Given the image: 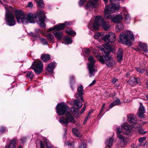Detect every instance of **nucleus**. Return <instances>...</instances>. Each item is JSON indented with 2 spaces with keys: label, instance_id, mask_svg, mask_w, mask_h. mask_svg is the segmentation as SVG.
Segmentation results:
<instances>
[{
  "label": "nucleus",
  "instance_id": "obj_1",
  "mask_svg": "<svg viewBox=\"0 0 148 148\" xmlns=\"http://www.w3.org/2000/svg\"><path fill=\"white\" fill-rule=\"evenodd\" d=\"M119 8V5L115 4H112L108 5L105 8V17L107 19L110 18L111 21L114 23H119L123 20V16L125 17V21L127 23H129L130 20L129 14L127 13H121L120 15L116 16H112L110 14L115 12L118 10Z\"/></svg>",
  "mask_w": 148,
  "mask_h": 148
},
{
  "label": "nucleus",
  "instance_id": "obj_2",
  "mask_svg": "<svg viewBox=\"0 0 148 148\" xmlns=\"http://www.w3.org/2000/svg\"><path fill=\"white\" fill-rule=\"evenodd\" d=\"M39 18V24L41 27H45L46 25L44 23L45 14L43 11L41 10L34 14L32 13H28L27 14H24L21 19L20 23L21 22L24 24H26L29 22L34 23L35 22L37 17Z\"/></svg>",
  "mask_w": 148,
  "mask_h": 148
},
{
  "label": "nucleus",
  "instance_id": "obj_3",
  "mask_svg": "<svg viewBox=\"0 0 148 148\" xmlns=\"http://www.w3.org/2000/svg\"><path fill=\"white\" fill-rule=\"evenodd\" d=\"M104 45V48L101 49V50L104 53L106 56H97L96 57L102 64L105 63L108 67H112L115 65V62L112 57L108 56L110 53L112 47L108 44Z\"/></svg>",
  "mask_w": 148,
  "mask_h": 148
},
{
  "label": "nucleus",
  "instance_id": "obj_4",
  "mask_svg": "<svg viewBox=\"0 0 148 148\" xmlns=\"http://www.w3.org/2000/svg\"><path fill=\"white\" fill-rule=\"evenodd\" d=\"M99 23L105 31L109 29L110 27L109 22L105 21L103 18L99 16H96L95 19H91L90 21L88 28L95 31L99 30Z\"/></svg>",
  "mask_w": 148,
  "mask_h": 148
},
{
  "label": "nucleus",
  "instance_id": "obj_5",
  "mask_svg": "<svg viewBox=\"0 0 148 148\" xmlns=\"http://www.w3.org/2000/svg\"><path fill=\"white\" fill-rule=\"evenodd\" d=\"M119 40L122 43L131 46L134 40L133 33L132 32L126 31L125 34L122 33L120 35Z\"/></svg>",
  "mask_w": 148,
  "mask_h": 148
},
{
  "label": "nucleus",
  "instance_id": "obj_6",
  "mask_svg": "<svg viewBox=\"0 0 148 148\" xmlns=\"http://www.w3.org/2000/svg\"><path fill=\"white\" fill-rule=\"evenodd\" d=\"M88 60L90 62L88 64V68L89 71V77H91L94 75L95 72L97 71L95 68V60L92 56H90L88 59Z\"/></svg>",
  "mask_w": 148,
  "mask_h": 148
},
{
  "label": "nucleus",
  "instance_id": "obj_7",
  "mask_svg": "<svg viewBox=\"0 0 148 148\" xmlns=\"http://www.w3.org/2000/svg\"><path fill=\"white\" fill-rule=\"evenodd\" d=\"M5 20L7 24L9 26H13L15 24L16 22L12 12L11 11L7 9L5 15Z\"/></svg>",
  "mask_w": 148,
  "mask_h": 148
},
{
  "label": "nucleus",
  "instance_id": "obj_8",
  "mask_svg": "<svg viewBox=\"0 0 148 148\" xmlns=\"http://www.w3.org/2000/svg\"><path fill=\"white\" fill-rule=\"evenodd\" d=\"M31 68L34 70L36 74L38 75L43 70V64L41 61L37 60L34 62Z\"/></svg>",
  "mask_w": 148,
  "mask_h": 148
},
{
  "label": "nucleus",
  "instance_id": "obj_9",
  "mask_svg": "<svg viewBox=\"0 0 148 148\" xmlns=\"http://www.w3.org/2000/svg\"><path fill=\"white\" fill-rule=\"evenodd\" d=\"M56 108L57 113L61 115L64 114L69 109V108L63 103L58 104Z\"/></svg>",
  "mask_w": 148,
  "mask_h": 148
},
{
  "label": "nucleus",
  "instance_id": "obj_10",
  "mask_svg": "<svg viewBox=\"0 0 148 148\" xmlns=\"http://www.w3.org/2000/svg\"><path fill=\"white\" fill-rule=\"evenodd\" d=\"M102 39L106 43L113 42L116 40L115 35L114 33L110 32L108 34L103 37Z\"/></svg>",
  "mask_w": 148,
  "mask_h": 148
},
{
  "label": "nucleus",
  "instance_id": "obj_11",
  "mask_svg": "<svg viewBox=\"0 0 148 148\" xmlns=\"http://www.w3.org/2000/svg\"><path fill=\"white\" fill-rule=\"evenodd\" d=\"M71 24V23L69 22H65L64 23H60L58 25H56L53 27L49 28L48 31H51L55 30L58 31L63 30L64 29L65 26L67 25H69Z\"/></svg>",
  "mask_w": 148,
  "mask_h": 148
},
{
  "label": "nucleus",
  "instance_id": "obj_12",
  "mask_svg": "<svg viewBox=\"0 0 148 148\" xmlns=\"http://www.w3.org/2000/svg\"><path fill=\"white\" fill-rule=\"evenodd\" d=\"M122 129L124 130V134L128 136H130L132 132V127L128 124L124 123L121 125Z\"/></svg>",
  "mask_w": 148,
  "mask_h": 148
},
{
  "label": "nucleus",
  "instance_id": "obj_13",
  "mask_svg": "<svg viewBox=\"0 0 148 148\" xmlns=\"http://www.w3.org/2000/svg\"><path fill=\"white\" fill-rule=\"evenodd\" d=\"M14 12L17 22L20 23L21 19L23 16L24 13L22 11L19 10H15Z\"/></svg>",
  "mask_w": 148,
  "mask_h": 148
},
{
  "label": "nucleus",
  "instance_id": "obj_14",
  "mask_svg": "<svg viewBox=\"0 0 148 148\" xmlns=\"http://www.w3.org/2000/svg\"><path fill=\"white\" fill-rule=\"evenodd\" d=\"M129 122L132 125L138 123V121L136 116L133 114L127 116Z\"/></svg>",
  "mask_w": 148,
  "mask_h": 148
},
{
  "label": "nucleus",
  "instance_id": "obj_15",
  "mask_svg": "<svg viewBox=\"0 0 148 148\" xmlns=\"http://www.w3.org/2000/svg\"><path fill=\"white\" fill-rule=\"evenodd\" d=\"M83 89V86L82 85H80L78 86L77 89V90L78 91L76 95V97L77 99H81V100L83 101V100L82 99V95L83 93L82 92V90Z\"/></svg>",
  "mask_w": 148,
  "mask_h": 148
},
{
  "label": "nucleus",
  "instance_id": "obj_16",
  "mask_svg": "<svg viewBox=\"0 0 148 148\" xmlns=\"http://www.w3.org/2000/svg\"><path fill=\"white\" fill-rule=\"evenodd\" d=\"M140 78L136 79L134 77H131L128 81V84L132 86L135 84H136L140 85Z\"/></svg>",
  "mask_w": 148,
  "mask_h": 148
},
{
  "label": "nucleus",
  "instance_id": "obj_17",
  "mask_svg": "<svg viewBox=\"0 0 148 148\" xmlns=\"http://www.w3.org/2000/svg\"><path fill=\"white\" fill-rule=\"evenodd\" d=\"M17 141V139H13L11 140L9 146H6L5 148H16V143ZM18 148H22V146L20 145Z\"/></svg>",
  "mask_w": 148,
  "mask_h": 148
},
{
  "label": "nucleus",
  "instance_id": "obj_18",
  "mask_svg": "<svg viewBox=\"0 0 148 148\" xmlns=\"http://www.w3.org/2000/svg\"><path fill=\"white\" fill-rule=\"evenodd\" d=\"M140 105L139 108V112L138 113V115L140 118L143 117V114L145 112L144 108L143 105L142 103H140Z\"/></svg>",
  "mask_w": 148,
  "mask_h": 148
},
{
  "label": "nucleus",
  "instance_id": "obj_19",
  "mask_svg": "<svg viewBox=\"0 0 148 148\" xmlns=\"http://www.w3.org/2000/svg\"><path fill=\"white\" fill-rule=\"evenodd\" d=\"M117 137L120 140L122 141L124 143V145H123L122 146V147H123L125 145H126L129 140V139L128 138L125 137L121 134H119L118 136Z\"/></svg>",
  "mask_w": 148,
  "mask_h": 148
},
{
  "label": "nucleus",
  "instance_id": "obj_20",
  "mask_svg": "<svg viewBox=\"0 0 148 148\" xmlns=\"http://www.w3.org/2000/svg\"><path fill=\"white\" fill-rule=\"evenodd\" d=\"M95 2H93L91 1H89L87 4L86 8V9L90 10L95 7Z\"/></svg>",
  "mask_w": 148,
  "mask_h": 148
},
{
  "label": "nucleus",
  "instance_id": "obj_21",
  "mask_svg": "<svg viewBox=\"0 0 148 148\" xmlns=\"http://www.w3.org/2000/svg\"><path fill=\"white\" fill-rule=\"evenodd\" d=\"M121 104L120 100L118 98H116L114 101L111 103L109 107L110 108H112L115 106L119 105Z\"/></svg>",
  "mask_w": 148,
  "mask_h": 148
},
{
  "label": "nucleus",
  "instance_id": "obj_22",
  "mask_svg": "<svg viewBox=\"0 0 148 148\" xmlns=\"http://www.w3.org/2000/svg\"><path fill=\"white\" fill-rule=\"evenodd\" d=\"M53 33L56 38L58 40H61L62 37V33L61 32L55 31H53Z\"/></svg>",
  "mask_w": 148,
  "mask_h": 148
},
{
  "label": "nucleus",
  "instance_id": "obj_23",
  "mask_svg": "<svg viewBox=\"0 0 148 148\" xmlns=\"http://www.w3.org/2000/svg\"><path fill=\"white\" fill-rule=\"evenodd\" d=\"M123 56V51L121 49H119L117 53V57L118 62H120L122 59Z\"/></svg>",
  "mask_w": 148,
  "mask_h": 148
},
{
  "label": "nucleus",
  "instance_id": "obj_24",
  "mask_svg": "<svg viewBox=\"0 0 148 148\" xmlns=\"http://www.w3.org/2000/svg\"><path fill=\"white\" fill-rule=\"evenodd\" d=\"M66 118L68 119L69 122L74 123L75 120L73 117L69 112H68L66 114Z\"/></svg>",
  "mask_w": 148,
  "mask_h": 148
},
{
  "label": "nucleus",
  "instance_id": "obj_25",
  "mask_svg": "<svg viewBox=\"0 0 148 148\" xmlns=\"http://www.w3.org/2000/svg\"><path fill=\"white\" fill-rule=\"evenodd\" d=\"M54 68V64L53 62H51L48 64L47 66L46 70L48 72L50 73H52Z\"/></svg>",
  "mask_w": 148,
  "mask_h": 148
},
{
  "label": "nucleus",
  "instance_id": "obj_26",
  "mask_svg": "<svg viewBox=\"0 0 148 148\" xmlns=\"http://www.w3.org/2000/svg\"><path fill=\"white\" fill-rule=\"evenodd\" d=\"M41 59L44 62H47L50 59L49 55L48 54H42L41 56Z\"/></svg>",
  "mask_w": 148,
  "mask_h": 148
},
{
  "label": "nucleus",
  "instance_id": "obj_27",
  "mask_svg": "<svg viewBox=\"0 0 148 148\" xmlns=\"http://www.w3.org/2000/svg\"><path fill=\"white\" fill-rule=\"evenodd\" d=\"M59 121L62 124H63L64 125H67L69 123V121L66 118H64L62 117L59 120Z\"/></svg>",
  "mask_w": 148,
  "mask_h": 148
},
{
  "label": "nucleus",
  "instance_id": "obj_28",
  "mask_svg": "<svg viewBox=\"0 0 148 148\" xmlns=\"http://www.w3.org/2000/svg\"><path fill=\"white\" fill-rule=\"evenodd\" d=\"M73 134L76 136L78 137H80L82 136L81 134L79 132L78 130L76 128H74L73 129Z\"/></svg>",
  "mask_w": 148,
  "mask_h": 148
},
{
  "label": "nucleus",
  "instance_id": "obj_29",
  "mask_svg": "<svg viewBox=\"0 0 148 148\" xmlns=\"http://www.w3.org/2000/svg\"><path fill=\"white\" fill-rule=\"evenodd\" d=\"M66 33L72 36H75L76 34L75 32L73 30L69 28H67L66 29Z\"/></svg>",
  "mask_w": 148,
  "mask_h": 148
},
{
  "label": "nucleus",
  "instance_id": "obj_30",
  "mask_svg": "<svg viewBox=\"0 0 148 148\" xmlns=\"http://www.w3.org/2000/svg\"><path fill=\"white\" fill-rule=\"evenodd\" d=\"M139 46L142 50L145 51H147V45L144 43H140L139 45Z\"/></svg>",
  "mask_w": 148,
  "mask_h": 148
},
{
  "label": "nucleus",
  "instance_id": "obj_31",
  "mask_svg": "<svg viewBox=\"0 0 148 148\" xmlns=\"http://www.w3.org/2000/svg\"><path fill=\"white\" fill-rule=\"evenodd\" d=\"M74 104L78 108H80L82 105V103L81 102L77 100H75L74 101Z\"/></svg>",
  "mask_w": 148,
  "mask_h": 148
},
{
  "label": "nucleus",
  "instance_id": "obj_32",
  "mask_svg": "<svg viewBox=\"0 0 148 148\" xmlns=\"http://www.w3.org/2000/svg\"><path fill=\"white\" fill-rule=\"evenodd\" d=\"M115 27L116 31L118 32H119L124 28V26L122 24L119 23Z\"/></svg>",
  "mask_w": 148,
  "mask_h": 148
},
{
  "label": "nucleus",
  "instance_id": "obj_33",
  "mask_svg": "<svg viewBox=\"0 0 148 148\" xmlns=\"http://www.w3.org/2000/svg\"><path fill=\"white\" fill-rule=\"evenodd\" d=\"M114 139L112 138L108 139L106 141V145L110 147L112 145Z\"/></svg>",
  "mask_w": 148,
  "mask_h": 148
},
{
  "label": "nucleus",
  "instance_id": "obj_34",
  "mask_svg": "<svg viewBox=\"0 0 148 148\" xmlns=\"http://www.w3.org/2000/svg\"><path fill=\"white\" fill-rule=\"evenodd\" d=\"M65 42H64V44L68 45L71 43L72 41L70 38L68 36H66L65 38Z\"/></svg>",
  "mask_w": 148,
  "mask_h": 148
},
{
  "label": "nucleus",
  "instance_id": "obj_35",
  "mask_svg": "<svg viewBox=\"0 0 148 148\" xmlns=\"http://www.w3.org/2000/svg\"><path fill=\"white\" fill-rule=\"evenodd\" d=\"M103 35V33H100L99 32H97L95 34L93 37L95 38L98 39L100 37H101Z\"/></svg>",
  "mask_w": 148,
  "mask_h": 148
},
{
  "label": "nucleus",
  "instance_id": "obj_36",
  "mask_svg": "<svg viewBox=\"0 0 148 148\" xmlns=\"http://www.w3.org/2000/svg\"><path fill=\"white\" fill-rule=\"evenodd\" d=\"M26 76L28 78L32 79L34 76V74L32 72L30 71H28L27 72Z\"/></svg>",
  "mask_w": 148,
  "mask_h": 148
},
{
  "label": "nucleus",
  "instance_id": "obj_37",
  "mask_svg": "<svg viewBox=\"0 0 148 148\" xmlns=\"http://www.w3.org/2000/svg\"><path fill=\"white\" fill-rule=\"evenodd\" d=\"M46 36L47 38L51 41H53L54 39V36L51 34L50 33L47 34Z\"/></svg>",
  "mask_w": 148,
  "mask_h": 148
},
{
  "label": "nucleus",
  "instance_id": "obj_38",
  "mask_svg": "<svg viewBox=\"0 0 148 148\" xmlns=\"http://www.w3.org/2000/svg\"><path fill=\"white\" fill-rule=\"evenodd\" d=\"M39 7L40 8H43L44 7V5L43 3V1L42 0H40L39 1H37L36 2Z\"/></svg>",
  "mask_w": 148,
  "mask_h": 148
},
{
  "label": "nucleus",
  "instance_id": "obj_39",
  "mask_svg": "<svg viewBox=\"0 0 148 148\" xmlns=\"http://www.w3.org/2000/svg\"><path fill=\"white\" fill-rule=\"evenodd\" d=\"M72 109L74 111L73 112H75V116L78 118L79 116V112L78 111V110L77 108H73Z\"/></svg>",
  "mask_w": 148,
  "mask_h": 148
},
{
  "label": "nucleus",
  "instance_id": "obj_40",
  "mask_svg": "<svg viewBox=\"0 0 148 148\" xmlns=\"http://www.w3.org/2000/svg\"><path fill=\"white\" fill-rule=\"evenodd\" d=\"M137 71L140 73H142L145 72V70L140 68H136Z\"/></svg>",
  "mask_w": 148,
  "mask_h": 148
},
{
  "label": "nucleus",
  "instance_id": "obj_41",
  "mask_svg": "<svg viewBox=\"0 0 148 148\" xmlns=\"http://www.w3.org/2000/svg\"><path fill=\"white\" fill-rule=\"evenodd\" d=\"M65 144L69 146H73L74 145V143L71 141H68L65 143Z\"/></svg>",
  "mask_w": 148,
  "mask_h": 148
},
{
  "label": "nucleus",
  "instance_id": "obj_42",
  "mask_svg": "<svg viewBox=\"0 0 148 148\" xmlns=\"http://www.w3.org/2000/svg\"><path fill=\"white\" fill-rule=\"evenodd\" d=\"M84 53L85 56H86L88 54L90 53V50L88 48H84Z\"/></svg>",
  "mask_w": 148,
  "mask_h": 148
},
{
  "label": "nucleus",
  "instance_id": "obj_43",
  "mask_svg": "<svg viewBox=\"0 0 148 148\" xmlns=\"http://www.w3.org/2000/svg\"><path fill=\"white\" fill-rule=\"evenodd\" d=\"M40 40L41 42L43 45H45L48 44L47 42L45 39L41 38Z\"/></svg>",
  "mask_w": 148,
  "mask_h": 148
},
{
  "label": "nucleus",
  "instance_id": "obj_44",
  "mask_svg": "<svg viewBox=\"0 0 148 148\" xmlns=\"http://www.w3.org/2000/svg\"><path fill=\"white\" fill-rule=\"evenodd\" d=\"M116 132L117 133V136H118L119 134H121V131L119 127H118L116 128Z\"/></svg>",
  "mask_w": 148,
  "mask_h": 148
},
{
  "label": "nucleus",
  "instance_id": "obj_45",
  "mask_svg": "<svg viewBox=\"0 0 148 148\" xmlns=\"http://www.w3.org/2000/svg\"><path fill=\"white\" fill-rule=\"evenodd\" d=\"M146 139V138L145 137H142L140 138L139 139V141L140 143H142L143 142V141L145 140Z\"/></svg>",
  "mask_w": 148,
  "mask_h": 148
},
{
  "label": "nucleus",
  "instance_id": "obj_46",
  "mask_svg": "<svg viewBox=\"0 0 148 148\" xmlns=\"http://www.w3.org/2000/svg\"><path fill=\"white\" fill-rule=\"evenodd\" d=\"M86 0H80L79 3L80 6H82Z\"/></svg>",
  "mask_w": 148,
  "mask_h": 148
},
{
  "label": "nucleus",
  "instance_id": "obj_47",
  "mask_svg": "<svg viewBox=\"0 0 148 148\" xmlns=\"http://www.w3.org/2000/svg\"><path fill=\"white\" fill-rule=\"evenodd\" d=\"M86 145L85 143H82V144L80 145L79 147V148H86Z\"/></svg>",
  "mask_w": 148,
  "mask_h": 148
},
{
  "label": "nucleus",
  "instance_id": "obj_48",
  "mask_svg": "<svg viewBox=\"0 0 148 148\" xmlns=\"http://www.w3.org/2000/svg\"><path fill=\"white\" fill-rule=\"evenodd\" d=\"M5 130V129L4 127H1L0 128V132L2 133L4 132Z\"/></svg>",
  "mask_w": 148,
  "mask_h": 148
},
{
  "label": "nucleus",
  "instance_id": "obj_49",
  "mask_svg": "<svg viewBox=\"0 0 148 148\" xmlns=\"http://www.w3.org/2000/svg\"><path fill=\"white\" fill-rule=\"evenodd\" d=\"M86 105H84V106H83L82 109L81 111L80 112V114H82L84 112V111H85L86 108Z\"/></svg>",
  "mask_w": 148,
  "mask_h": 148
},
{
  "label": "nucleus",
  "instance_id": "obj_50",
  "mask_svg": "<svg viewBox=\"0 0 148 148\" xmlns=\"http://www.w3.org/2000/svg\"><path fill=\"white\" fill-rule=\"evenodd\" d=\"M105 106V103H103V106H102V108H101V110L100 111V113L99 115L102 112L103 109L104 107Z\"/></svg>",
  "mask_w": 148,
  "mask_h": 148
},
{
  "label": "nucleus",
  "instance_id": "obj_51",
  "mask_svg": "<svg viewBox=\"0 0 148 148\" xmlns=\"http://www.w3.org/2000/svg\"><path fill=\"white\" fill-rule=\"evenodd\" d=\"M27 5L28 7L30 8L32 7L33 6L32 3L31 2H29L28 3Z\"/></svg>",
  "mask_w": 148,
  "mask_h": 148
},
{
  "label": "nucleus",
  "instance_id": "obj_52",
  "mask_svg": "<svg viewBox=\"0 0 148 148\" xmlns=\"http://www.w3.org/2000/svg\"><path fill=\"white\" fill-rule=\"evenodd\" d=\"M117 81V79L115 78V77H114L113 78L112 80V82L114 83H115L116 82V81Z\"/></svg>",
  "mask_w": 148,
  "mask_h": 148
},
{
  "label": "nucleus",
  "instance_id": "obj_53",
  "mask_svg": "<svg viewBox=\"0 0 148 148\" xmlns=\"http://www.w3.org/2000/svg\"><path fill=\"white\" fill-rule=\"evenodd\" d=\"M40 145L41 148H45L44 144L42 143V141H40Z\"/></svg>",
  "mask_w": 148,
  "mask_h": 148
},
{
  "label": "nucleus",
  "instance_id": "obj_54",
  "mask_svg": "<svg viewBox=\"0 0 148 148\" xmlns=\"http://www.w3.org/2000/svg\"><path fill=\"white\" fill-rule=\"evenodd\" d=\"M96 82V80H94L93 81L92 83H91L89 85V86H92L93 85L95 84Z\"/></svg>",
  "mask_w": 148,
  "mask_h": 148
},
{
  "label": "nucleus",
  "instance_id": "obj_55",
  "mask_svg": "<svg viewBox=\"0 0 148 148\" xmlns=\"http://www.w3.org/2000/svg\"><path fill=\"white\" fill-rule=\"evenodd\" d=\"M45 143L47 145V144H48L49 143H50V142H49V140L48 139H45Z\"/></svg>",
  "mask_w": 148,
  "mask_h": 148
},
{
  "label": "nucleus",
  "instance_id": "obj_56",
  "mask_svg": "<svg viewBox=\"0 0 148 148\" xmlns=\"http://www.w3.org/2000/svg\"><path fill=\"white\" fill-rule=\"evenodd\" d=\"M31 35H32V36H34V37H35V36H37V34L34 35L32 33H31Z\"/></svg>",
  "mask_w": 148,
  "mask_h": 148
},
{
  "label": "nucleus",
  "instance_id": "obj_57",
  "mask_svg": "<svg viewBox=\"0 0 148 148\" xmlns=\"http://www.w3.org/2000/svg\"><path fill=\"white\" fill-rule=\"evenodd\" d=\"M89 118V117L88 116L85 119L84 122H86Z\"/></svg>",
  "mask_w": 148,
  "mask_h": 148
},
{
  "label": "nucleus",
  "instance_id": "obj_58",
  "mask_svg": "<svg viewBox=\"0 0 148 148\" xmlns=\"http://www.w3.org/2000/svg\"><path fill=\"white\" fill-rule=\"evenodd\" d=\"M130 75V74L129 73H127L126 75V76L127 77H128Z\"/></svg>",
  "mask_w": 148,
  "mask_h": 148
},
{
  "label": "nucleus",
  "instance_id": "obj_59",
  "mask_svg": "<svg viewBox=\"0 0 148 148\" xmlns=\"http://www.w3.org/2000/svg\"><path fill=\"white\" fill-rule=\"evenodd\" d=\"M103 0L104 1V2L105 3L107 2L108 0Z\"/></svg>",
  "mask_w": 148,
  "mask_h": 148
},
{
  "label": "nucleus",
  "instance_id": "obj_60",
  "mask_svg": "<svg viewBox=\"0 0 148 148\" xmlns=\"http://www.w3.org/2000/svg\"><path fill=\"white\" fill-rule=\"evenodd\" d=\"M135 50L136 51H138L139 50V49H138V48H136V49H135Z\"/></svg>",
  "mask_w": 148,
  "mask_h": 148
},
{
  "label": "nucleus",
  "instance_id": "obj_61",
  "mask_svg": "<svg viewBox=\"0 0 148 148\" xmlns=\"http://www.w3.org/2000/svg\"><path fill=\"white\" fill-rule=\"evenodd\" d=\"M146 84L147 85V87H148V80H147L146 82Z\"/></svg>",
  "mask_w": 148,
  "mask_h": 148
},
{
  "label": "nucleus",
  "instance_id": "obj_62",
  "mask_svg": "<svg viewBox=\"0 0 148 148\" xmlns=\"http://www.w3.org/2000/svg\"><path fill=\"white\" fill-rule=\"evenodd\" d=\"M140 134H145V132H144V133H142L141 132H140Z\"/></svg>",
  "mask_w": 148,
  "mask_h": 148
},
{
  "label": "nucleus",
  "instance_id": "obj_63",
  "mask_svg": "<svg viewBox=\"0 0 148 148\" xmlns=\"http://www.w3.org/2000/svg\"><path fill=\"white\" fill-rule=\"evenodd\" d=\"M126 11V9H125V8H124V11Z\"/></svg>",
  "mask_w": 148,
  "mask_h": 148
},
{
  "label": "nucleus",
  "instance_id": "obj_64",
  "mask_svg": "<svg viewBox=\"0 0 148 148\" xmlns=\"http://www.w3.org/2000/svg\"><path fill=\"white\" fill-rule=\"evenodd\" d=\"M119 84L118 85L116 86H117V87H119Z\"/></svg>",
  "mask_w": 148,
  "mask_h": 148
}]
</instances>
